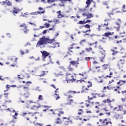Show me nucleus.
<instances>
[{
    "label": "nucleus",
    "instance_id": "f257e3e1",
    "mask_svg": "<svg viewBox=\"0 0 126 126\" xmlns=\"http://www.w3.org/2000/svg\"><path fill=\"white\" fill-rule=\"evenodd\" d=\"M55 41V39H50L49 38H46L45 36H42L40 38L37 42L36 47L39 46H42L45 44H52Z\"/></svg>",
    "mask_w": 126,
    "mask_h": 126
},
{
    "label": "nucleus",
    "instance_id": "f03ea898",
    "mask_svg": "<svg viewBox=\"0 0 126 126\" xmlns=\"http://www.w3.org/2000/svg\"><path fill=\"white\" fill-rule=\"evenodd\" d=\"M66 80L67 83H72L74 82L76 80V79L73 78V75H71L70 73L67 74L66 75Z\"/></svg>",
    "mask_w": 126,
    "mask_h": 126
},
{
    "label": "nucleus",
    "instance_id": "7ed1b4c3",
    "mask_svg": "<svg viewBox=\"0 0 126 126\" xmlns=\"http://www.w3.org/2000/svg\"><path fill=\"white\" fill-rule=\"evenodd\" d=\"M40 52L41 53V54L42 55L43 59H46V58H47V57H48V56H50V53H48L46 51H40Z\"/></svg>",
    "mask_w": 126,
    "mask_h": 126
},
{
    "label": "nucleus",
    "instance_id": "20e7f679",
    "mask_svg": "<svg viewBox=\"0 0 126 126\" xmlns=\"http://www.w3.org/2000/svg\"><path fill=\"white\" fill-rule=\"evenodd\" d=\"M57 47H60V43L55 42L53 44V46H51V48L55 49V48H57Z\"/></svg>",
    "mask_w": 126,
    "mask_h": 126
},
{
    "label": "nucleus",
    "instance_id": "39448f33",
    "mask_svg": "<svg viewBox=\"0 0 126 126\" xmlns=\"http://www.w3.org/2000/svg\"><path fill=\"white\" fill-rule=\"evenodd\" d=\"M87 5L85 6V8H88L89 7V5L91 4V0H87L86 2Z\"/></svg>",
    "mask_w": 126,
    "mask_h": 126
},
{
    "label": "nucleus",
    "instance_id": "423d86ee",
    "mask_svg": "<svg viewBox=\"0 0 126 126\" xmlns=\"http://www.w3.org/2000/svg\"><path fill=\"white\" fill-rule=\"evenodd\" d=\"M115 24L117 26V27H114V28H116L117 31H120V24H119L118 22H115Z\"/></svg>",
    "mask_w": 126,
    "mask_h": 126
},
{
    "label": "nucleus",
    "instance_id": "0eeeda50",
    "mask_svg": "<svg viewBox=\"0 0 126 126\" xmlns=\"http://www.w3.org/2000/svg\"><path fill=\"white\" fill-rule=\"evenodd\" d=\"M93 13H90L87 14V19H89L90 18H92V17H93Z\"/></svg>",
    "mask_w": 126,
    "mask_h": 126
},
{
    "label": "nucleus",
    "instance_id": "6e6552de",
    "mask_svg": "<svg viewBox=\"0 0 126 126\" xmlns=\"http://www.w3.org/2000/svg\"><path fill=\"white\" fill-rule=\"evenodd\" d=\"M3 4H7V5H11V3H10V1L6 0L5 1L2 2Z\"/></svg>",
    "mask_w": 126,
    "mask_h": 126
},
{
    "label": "nucleus",
    "instance_id": "1a4fd4ad",
    "mask_svg": "<svg viewBox=\"0 0 126 126\" xmlns=\"http://www.w3.org/2000/svg\"><path fill=\"white\" fill-rule=\"evenodd\" d=\"M57 13L58 14V18H62L63 17V16H62V13L61 11H58Z\"/></svg>",
    "mask_w": 126,
    "mask_h": 126
},
{
    "label": "nucleus",
    "instance_id": "9d476101",
    "mask_svg": "<svg viewBox=\"0 0 126 126\" xmlns=\"http://www.w3.org/2000/svg\"><path fill=\"white\" fill-rule=\"evenodd\" d=\"M110 35H112V32H105L103 35V36L109 37Z\"/></svg>",
    "mask_w": 126,
    "mask_h": 126
},
{
    "label": "nucleus",
    "instance_id": "9b49d317",
    "mask_svg": "<svg viewBox=\"0 0 126 126\" xmlns=\"http://www.w3.org/2000/svg\"><path fill=\"white\" fill-rule=\"evenodd\" d=\"M115 118L117 120H119V119H123V116H121V115L119 114H116L115 115Z\"/></svg>",
    "mask_w": 126,
    "mask_h": 126
},
{
    "label": "nucleus",
    "instance_id": "f8f14e48",
    "mask_svg": "<svg viewBox=\"0 0 126 126\" xmlns=\"http://www.w3.org/2000/svg\"><path fill=\"white\" fill-rule=\"evenodd\" d=\"M70 93H74V94H75V93H76V91H69V92H68L66 94H65V96H67L68 94H69Z\"/></svg>",
    "mask_w": 126,
    "mask_h": 126
},
{
    "label": "nucleus",
    "instance_id": "ddd939ff",
    "mask_svg": "<svg viewBox=\"0 0 126 126\" xmlns=\"http://www.w3.org/2000/svg\"><path fill=\"white\" fill-rule=\"evenodd\" d=\"M70 65L72 64V65H76L77 64V63L74 61H72L70 62Z\"/></svg>",
    "mask_w": 126,
    "mask_h": 126
},
{
    "label": "nucleus",
    "instance_id": "4468645a",
    "mask_svg": "<svg viewBox=\"0 0 126 126\" xmlns=\"http://www.w3.org/2000/svg\"><path fill=\"white\" fill-rule=\"evenodd\" d=\"M29 96H30V94L29 93L27 92V93L24 94V96L25 98H28Z\"/></svg>",
    "mask_w": 126,
    "mask_h": 126
},
{
    "label": "nucleus",
    "instance_id": "2eb2a0df",
    "mask_svg": "<svg viewBox=\"0 0 126 126\" xmlns=\"http://www.w3.org/2000/svg\"><path fill=\"white\" fill-rule=\"evenodd\" d=\"M55 124H56V125H62L63 124V122L60 121H56L55 122Z\"/></svg>",
    "mask_w": 126,
    "mask_h": 126
},
{
    "label": "nucleus",
    "instance_id": "dca6fc26",
    "mask_svg": "<svg viewBox=\"0 0 126 126\" xmlns=\"http://www.w3.org/2000/svg\"><path fill=\"white\" fill-rule=\"evenodd\" d=\"M30 14H31V15H38V11L32 12L30 13Z\"/></svg>",
    "mask_w": 126,
    "mask_h": 126
},
{
    "label": "nucleus",
    "instance_id": "f3484780",
    "mask_svg": "<svg viewBox=\"0 0 126 126\" xmlns=\"http://www.w3.org/2000/svg\"><path fill=\"white\" fill-rule=\"evenodd\" d=\"M38 101H41V100H43V95H39L38 96Z\"/></svg>",
    "mask_w": 126,
    "mask_h": 126
},
{
    "label": "nucleus",
    "instance_id": "a211bd4d",
    "mask_svg": "<svg viewBox=\"0 0 126 126\" xmlns=\"http://www.w3.org/2000/svg\"><path fill=\"white\" fill-rule=\"evenodd\" d=\"M108 64H104L102 65L103 69H107L108 68Z\"/></svg>",
    "mask_w": 126,
    "mask_h": 126
},
{
    "label": "nucleus",
    "instance_id": "6ab92c4d",
    "mask_svg": "<svg viewBox=\"0 0 126 126\" xmlns=\"http://www.w3.org/2000/svg\"><path fill=\"white\" fill-rule=\"evenodd\" d=\"M83 27H85L87 29H90V25L88 24L83 26Z\"/></svg>",
    "mask_w": 126,
    "mask_h": 126
},
{
    "label": "nucleus",
    "instance_id": "aec40b11",
    "mask_svg": "<svg viewBox=\"0 0 126 126\" xmlns=\"http://www.w3.org/2000/svg\"><path fill=\"white\" fill-rule=\"evenodd\" d=\"M13 11V13H16L17 14L18 13V11H17V9H16V8H14Z\"/></svg>",
    "mask_w": 126,
    "mask_h": 126
},
{
    "label": "nucleus",
    "instance_id": "412c9836",
    "mask_svg": "<svg viewBox=\"0 0 126 126\" xmlns=\"http://www.w3.org/2000/svg\"><path fill=\"white\" fill-rule=\"evenodd\" d=\"M111 52H113V53H112L113 56H115L116 54H118V51L115 52V50H114V49H112Z\"/></svg>",
    "mask_w": 126,
    "mask_h": 126
},
{
    "label": "nucleus",
    "instance_id": "4be33fe9",
    "mask_svg": "<svg viewBox=\"0 0 126 126\" xmlns=\"http://www.w3.org/2000/svg\"><path fill=\"white\" fill-rule=\"evenodd\" d=\"M34 108H37L38 109V108H40V106H37L36 105H33V107H32L31 108V110H34Z\"/></svg>",
    "mask_w": 126,
    "mask_h": 126
},
{
    "label": "nucleus",
    "instance_id": "5701e85b",
    "mask_svg": "<svg viewBox=\"0 0 126 126\" xmlns=\"http://www.w3.org/2000/svg\"><path fill=\"white\" fill-rule=\"evenodd\" d=\"M86 51H87V52H91V51H92V48H86Z\"/></svg>",
    "mask_w": 126,
    "mask_h": 126
},
{
    "label": "nucleus",
    "instance_id": "b1692460",
    "mask_svg": "<svg viewBox=\"0 0 126 126\" xmlns=\"http://www.w3.org/2000/svg\"><path fill=\"white\" fill-rule=\"evenodd\" d=\"M77 24H85V22L83 21H80L79 23H77Z\"/></svg>",
    "mask_w": 126,
    "mask_h": 126
},
{
    "label": "nucleus",
    "instance_id": "393cba45",
    "mask_svg": "<svg viewBox=\"0 0 126 126\" xmlns=\"http://www.w3.org/2000/svg\"><path fill=\"white\" fill-rule=\"evenodd\" d=\"M44 25L46 28H49V27H50V24H49V23H46L44 24Z\"/></svg>",
    "mask_w": 126,
    "mask_h": 126
},
{
    "label": "nucleus",
    "instance_id": "a878e982",
    "mask_svg": "<svg viewBox=\"0 0 126 126\" xmlns=\"http://www.w3.org/2000/svg\"><path fill=\"white\" fill-rule=\"evenodd\" d=\"M107 121H108V119H105L102 121V124L103 125V126H104V125H105V123H106V122H107Z\"/></svg>",
    "mask_w": 126,
    "mask_h": 126
},
{
    "label": "nucleus",
    "instance_id": "bb28decb",
    "mask_svg": "<svg viewBox=\"0 0 126 126\" xmlns=\"http://www.w3.org/2000/svg\"><path fill=\"white\" fill-rule=\"evenodd\" d=\"M86 42V40L85 39H83L80 42V45H82V44H83V43Z\"/></svg>",
    "mask_w": 126,
    "mask_h": 126
},
{
    "label": "nucleus",
    "instance_id": "cd10ccee",
    "mask_svg": "<svg viewBox=\"0 0 126 126\" xmlns=\"http://www.w3.org/2000/svg\"><path fill=\"white\" fill-rule=\"evenodd\" d=\"M44 13H45V10H43V11L41 12H39L37 11V14H44Z\"/></svg>",
    "mask_w": 126,
    "mask_h": 126
},
{
    "label": "nucleus",
    "instance_id": "c85d7f7f",
    "mask_svg": "<svg viewBox=\"0 0 126 126\" xmlns=\"http://www.w3.org/2000/svg\"><path fill=\"white\" fill-rule=\"evenodd\" d=\"M90 22H92V21L90 20H87L86 22H85V24H86V23H90Z\"/></svg>",
    "mask_w": 126,
    "mask_h": 126
},
{
    "label": "nucleus",
    "instance_id": "c756f323",
    "mask_svg": "<svg viewBox=\"0 0 126 126\" xmlns=\"http://www.w3.org/2000/svg\"><path fill=\"white\" fill-rule=\"evenodd\" d=\"M24 89L25 91H27V92H28V91H29L28 87H24Z\"/></svg>",
    "mask_w": 126,
    "mask_h": 126
},
{
    "label": "nucleus",
    "instance_id": "7c9ffc66",
    "mask_svg": "<svg viewBox=\"0 0 126 126\" xmlns=\"http://www.w3.org/2000/svg\"><path fill=\"white\" fill-rule=\"evenodd\" d=\"M68 69H69V70L70 71H72V70H73V68L72 67H70V66H68Z\"/></svg>",
    "mask_w": 126,
    "mask_h": 126
},
{
    "label": "nucleus",
    "instance_id": "2f4dec72",
    "mask_svg": "<svg viewBox=\"0 0 126 126\" xmlns=\"http://www.w3.org/2000/svg\"><path fill=\"white\" fill-rule=\"evenodd\" d=\"M87 32H91V30L89 29V30H87L85 32H83V33H87Z\"/></svg>",
    "mask_w": 126,
    "mask_h": 126
},
{
    "label": "nucleus",
    "instance_id": "473e14b6",
    "mask_svg": "<svg viewBox=\"0 0 126 126\" xmlns=\"http://www.w3.org/2000/svg\"><path fill=\"white\" fill-rule=\"evenodd\" d=\"M42 72H43V74H41V75H39L40 77H41V76H44V75H45V71H43Z\"/></svg>",
    "mask_w": 126,
    "mask_h": 126
},
{
    "label": "nucleus",
    "instance_id": "72a5a7b5",
    "mask_svg": "<svg viewBox=\"0 0 126 126\" xmlns=\"http://www.w3.org/2000/svg\"><path fill=\"white\" fill-rule=\"evenodd\" d=\"M53 22H54L55 23H59V20H53Z\"/></svg>",
    "mask_w": 126,
    "mask_h": 126
},
{
    "label": "nucleus",
    "instance_id": "f704fd0d",
    "mask_svg": "<svg viewBox=\"0 0 126 126\" xmlns=\"http://www.w3.org/2000/svg\"><path fill=\"white\" fill-rule=\"evenodd\" d=\"M106 101L107 103H112V100H111L110 99H107Z\"/></svg>",
    "mask_w": 126,
    "mask_h": 126
},
{
    "label": "nucleus",
    "instance_id": "c9c22d12",
    "mask_svg": "<svg viewBox=\"0 0 126 126\" xmlns=\"http://www.w3.org/2000/svg\"><path fill=\"white\" fill-rule=\"evenodd\" d=\"M49 30L50 31H52V30H53V31H55V30H56V29L54 28H50L49 29Z\"/></svg>",
    "mask_w": 126,
    "mask_h": 126
},
{
    "label": "nucleus",
    "instance_id": "e433bc0d",
    "mask_svg": "<svg viewBox=\"0 0 126 126\" xmlns=\"http://www.w3.org/2000/svg\"><path fill=\"white\" fill-rule=\"evenodd\" d=\"M35 114H37V112H35V113H31V112H29V115H31V114H32V117H33V116H34V115H35Z\"/></svg>",
    "mask_w": 126,
    "mask_h": 126
},
{
    "label": "nucleus",
    "instance_id": "4c0bfd02",
    "mask_svg": "<svg viewBox=\"0 0 126 126\" xmlns=\"http://www.w3.org/2000/svg\"><path fill=\"white\" fill-rule=\"evenodd\" d=\"M105 57H106V55H105V53H102V59H104Z\"/></svg>",
    "mask_w": 126,
    "mask_h": 126
},
{
    "label": "nucleus",
    "instance_id": "58836bf2",
    "mask_svg": "<svg viewBox=\"0 0 126 126\" xmlns=\"http://www.w3.org/2000/svg\"><path fill=\"white\" fill-rule=\"evenodd\" d=\"M103 110L105 111V112H109V110L107 109V107L103 108Z\"/></svg>",
    "mask_w": 126,
    "mask_h": 126
},
{
    "label": "nucleus",
    "instance_id": "ea45409f",
    "mask_svg": "<svg viewBox=\"0 0 126 126\" xmlns=\"http://www.w3.org/2000/svg\"><path fill=\"white\" fill-rule=\"evenodd\" d=\"M23 26H25V27H26V24H23V25H21L20 26V27H23Z\"/></svg>",
    "mask_w": 126,
    "mask_h": 126
},
{
    "label": "nucleus",
    "instance_id": "a19ab883",
    "mask_svg": "<svg viewBox=\"0 0 126 126\" xmlns=\"http://www.w3.org/2000/svg\"><path fill=\"white\" fill-rule=\"evenodd\" d=\"M121 100H122V102H126V98H125H125H122Z\"/></svg>",
    "mask_w": 126,
    "mask_h": 126
},
{
    "label": "nucleus",
    "instance_id": "79ce46f5",
    "mask_svg": "<svg viewBox=\"0 0 126 126\" xmlns=\"http://www.w3.org/2000/svg\"><path fill=\"white\" fill-rule=\"evenodd\" d=\"M103 4H104V5H108V2H107V1H104V2H103Z\"/></svg>",
    "mask_w": 126,
    "mask_h": 126
},
{
    "label": "nucleus",
    "instance_id": "37998d69",
    "mask_svg": "<svg viewBox=\"0 0 126 126\" xmlns=\"http://www.w3.org/2000/svg\"><path fill=\"white\" fill-rule=\"evenodd\" d=\"M120 62H122V63H125V60L120 59Z\"/></svg>",
    "mask_w": 126,
    "mask_h": 126
},
{
    "label": "nucleus",
    "instance_id": "c03bdc74",
    "mask_svg": "<svg viewBox=\"0 0 126 126\" xmlns=\"http://www.w3.org/2000/svg\"><path fill=\"white\" fill-rule=\"evenodd\" d=\"M29 24H31V25H34V26H36V24H35L33 23L29 22Z\"/></svg>",
    "mask_w": 126,
    "mask_h": 126
},
{
    "label": "nucleus",
    "instance_id": "a18cd8bd",
    "mask_svg": "<svg viewBox=\"0 0 126 126\" xmlns=\"http://www.w3.org/2000/svg\"><path fill=\"white\" fill-rule=\"evenodd\" d=\"M109 125V122H106L105 124H104V126H107Z\"/></svg>",
    "mask_w": 126,
    "mask_h": 126
},
{
    "label": "nucleus",
    "instance_id": "49530a36",
    "mask_svg": "<svg viewBox=\"0 0 126 126\" xmlns=\"http://www.w3.org/2000/svg\"><path fill=\"white\" fill-rule=\"evenodd\" d=\"M90 37H93L94 36H96V35L94 33L90 35Z\"/></svg>",
    "mask_w": 126,
    "mask_h": 126
},
{
    "label": "nucleus",
    "instance_id": "de8ad7c7",
    "mask_svg": "<svg viewBox=\"0 0 126 126\" xmlns=\"http://www.w3.org/2000/svg\"><path fill=\"white\" fill-rule=\"evenodd\" d=\"M106 114L108 115V116H111V113H110V112H106Z\"/></svg>",
    "mask_w": 126,
    "mask_h": 126
},
{
    "label": "nucleus",
    "instance_id": "09e8293b",
    "mask_svg": "<svg viewBox=\"0 0 126 126\" xmlns=\"http://www.w3.org/2000/svg\"><path fill=\"white\" fill-rule=\"evenodd\" d=\"M70 50H72V47H70L68 49V51H70L71 53H72V51H71Z\"/></svg>",
    "mask_w": 126,
    "mask_h": 126
},
{
    "label": "nucleus",
    "instance_id": "8fccbe9b",
    "mask_svg": "<svg viewBox=\"0 0 126 126\" xmlns=\"http://www.w3.org/2000/svg\"><path fill=\"white\" fill-rule=\"evenodd\" d=\"M122 94H125V93H126V90L122 91Z\"/></svg>",
    "mask_w": 126,
    "mask_h": 126
},
{
    "label": "nucleus",
    "instance_id": "3c124183",
    "mask_svg": "<svg viewBox=\"0 0 126 126\" xmlns=\"http://www.w3.org/2000/svg\"><path fill=\"white\" fill-rule=\"evenodd\" d=\"M77 81L78 82L80 81V83H81L83 82V81H84V80H77Z\"/></svg>",
    "mask_w": 126,
    "mask_h": 126
},
{
    "label": "nucleus",
    "instance_id": "603ef678",
    "mask_svg": "<svg viewBox=\"0 0 126 126\" xmlns=\"http://www.w3.org/2000/svg\"><path fill=\"white\" fill-rule=\"evenodd\" d=\"M85 60H86V61H90V59L88 57L86 58Z\"/></svg>",
    "mask_w": 126,
    "mask_h": 126
},
{
    "label": "nucleus",
    "instance_id": "864d4df0",
    "mask_svg": "<svg viewBox=\"0 0 126 126\" xmlns=\"http://www.w3.org/2000/svg\"><path fill=\"white\" fill-rule=\"evenodd\" d=\"M27 84H32V82H31V81H28V82H27Z\"/></svg>",
    "mask_w": 126,
    "mask_h": 126
},
{
    "label": "nucleus",
    "instance_id": "5fc2aeb1",
    "mask_svg": "<svg viewBox=\"0 0 126 126\" xmlns=\"http://www.w3.org/2000/svg\"><path fill=\"white\" fill-rule=\"evenodd\" d=\"M18 115V113H15V115L14 116H13V117H16V116H17V115Z\"/></svg>",
    "mask_w": 126,
    "mask_h": 126
},
{
    "label": "nucleus",
    "instance_id": "6e6d98bb",
    "mask_svg": "<svg viewBox=\"0 0 126 126\" xmlns=\"http://www.w3.org/2000/svg\"><path fill=\"white\" fill-rule=\"evenodd\" d=\"M24 33H25V34L28 33V30H26V31H24Z\"/></svg>",
    "mask_w": 126,
    "mask_h": 126
},
{
    "label": "nucleus",
    "instance_id": "4d7b16f0",
    "mask_svg": "<svg viewBox=\"0 0 126 126\" xmlns=\"http://www.w3.org/2000/svg\"><path fill=\"white\" fill-rule=\"evenodd\" d=\"M47 30H44V31L43 32V33L44 34H46V33H47Z\"/></svg>",
    "mask_w": 126,
    "mask_h": 126
},
{
    "label": "nucleus",
    "instance_id": "13d9d810",
    "mask_svg": "<svg viewBox=\"0 0 126 126\" xmlns=\"http://www.w3.org/2000/svg\"><path fill=\"white\" fill-rule=\"evenodd\" d=\"M21 55H24V52H23L22 50H21Z\"/></svg>",
    "mask_w": 126,
    "mask_h": 126
},
{
    "label": "nucleus",
    "instance_id": "bf43d9fd",
    "mask_svg": "<svg viewBox=\"0 0 126 126\" xmlns=\"http://www.w3.org/2000/svg\"><path fill=\"white\" fill-rule=\"evenodd\" d=\"M118 107L119 108V109H122V108H123V106H122V105H119V106H118Z\"/></svg>",
    "mask_w": 126,
    "mask_h": 126
},
{
    "label": "nucleus",
    "instance_id": "052dcab7",
    "mask_svg": "<svg viewBox=\"0 0 126 126\" xmlns=\"http://www.w3.org/2000/svg\"><path fill=\"white\" fill-rule=\"evenodd\" d=\"M34 38H36L37 37H39V35H37L36 34L33 35Z\"/></svg>",
    "mask_w": 126,
    "mask_h": 126
},
{
    "label": "nucleus",
    "instance_id": "680f3d73",
    "mask_svg": "<svg viewBox=\"0 0 126 126\" xmlns=\"http://www.w3.org/2000/svg\"><path fill=\"white\" fill-rule=\"evenodd\" d=\"M38 9H39V10H43V8L39 7Z\"/></svg>",
    "mask_w": 126,
    "mask_h": 126
},
{
    "label": "nucleus",
    "instance_id": "e2e57ef3",
    "mask_svg": "<svg viewBox=\"0 0 126 126\" xmlns=\"http://www.w3.org/2000/svg\"><path fill=\"white\" fill-rule=\"evenodd\" d=\"M118 109V107H116L113 109V111H116Z\"/></svg>",
    "mask_w": 126,
    "mask_h": 126
},
{
    "label": "nucleus",
    "instance_id": "0e129e2a",
    "mask_svg": "<svg viewBox=\"0 0 126 126\" xmlns=\"http://www.w3.org/2000/svg\"><path fill=\"white\" fill-rule=\"evenodd\" d=\"M29 102L30 104H32V103H34V102H33L31 100H29Z\"/></svg>",
    "mask_w": 126,
    "mask_h": 126
},
{
    "label": "nucleus",
    "instance_id": "69168bd1",
    "mask_svg": "<svg viewBox=\"0 0 126 126\" xmlns=\"http://www.w3.org/2000/svg\"><path fill=\"white\" fill-rule=\"evenodd\" d=\"M103 115H104V114L103 113H100L98 116H100V117H101V116H103Z\"/></svg>",
    "mask_w": 126,
    "mask_h": 126
},
{
    "label": "nucleus",
    "instance_id": "338daca9",
    "mask_svg": "<svg viewBox=\"0 0 126 126\" xmlns=\"http://www.w3.org/2000/svg\"><path fill=\"white\" fill-rule=\"evenodd\" d=\"M79 75H82V76H85L84 74L79 73Z\"/></svg>",
    "mask_w": 126,
    "mask_h": 126
},
{
    "label": "nucleus",
    "instance_id": "774afa93",
    "mask_svg": "<svg viewBox=\"0 0 126 126\" xmlns=\"http://www.w3.org/2000/svg\"><path fill=\"white\" fill-rule=\"evenodd\" d=\"M82 15L84 16H87V14L83 13Z\"/></svg>",
    "mask_w": 126,
    "mask_h": 126
}]
</instances>
